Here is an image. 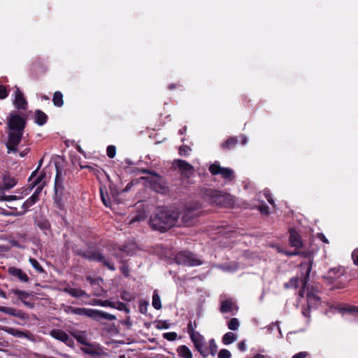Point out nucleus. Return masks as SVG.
Returning a JSON list of instances; mask_svg holds the SVG:
<instances>
[{
  "label": "nucleus",
  "instance_id": "1",
  "mask_svg": "<svg viewBox=\"0 0 358 358\" xmlns=\"http://www.w3.org/2000/svg\"><path fill=\"white\" fill-rule=\"evenodd\" d=\"M26 124L27 119L20 114L10 113L8 116L7 127L9 132L8 134V141L6 143L8 153L17 152V145L22 141Z\"/></svg>",
  "mask_w": 358,
  "mask_h": 358
},
{
  "label": "nucleus",
  "instance_id": "2",
  "mask_svg": "<svg viewBox=\"0 0 358 358\" xmlns=\"http://www.w3.org/2000/svg\"><path fill=\"white\" fill-rule=\"evenodd\" d=\"M178 218V213L159 208L150 215L149 225L153 230L164 233L176 225Z\"/></svg>",
  "mask_w": 358,
  "mask_h": 358
},
{
  "label": "nucleus",
  "instance_id": "3",
  "mask_svg": "<svg viewBox=\"0 0 358 358\" xmlns=\"http://www.w3.org/2000/svg\"><path fill=\"white\" fill-rule=\"evenodd\" d=\"M74 252L76 255L89 261L101 263L103 266L106 267L111 271H114L116 269L114 264L109 258H106L99 249H95L87 252L81 249H77L74 250Z\"/></svg>",
  "mask_w": 358,
  "mask_h": 358
},
{
  "label": "nucleus",
  "instance_id": "4",
  "mask_svg": "<svg viewBox=\"0 0 358 358\" xmlns=\"http://www.w3.org/2000/svg\"><path fill=\"white\" fill-rule=\"evenodd\" d=\"M68 308L73 314L78 315H85L98 322H100L102 320H107L109 321L116 320L115 315L103 312L102 310L85 308H76L73 306H69Z\"/></svg>",
  "mask_w": 358,
  "mask_h": 358
},
{
  "label": "nucleus",
  "instance_id": "5",
  "mask_svg": "<svg viewBox=\"0 0 358 358\" xmlns=\"http://www.w3.org/2000/svg\"><path fill=\"white\" fill-rule=\"evenodd\" d=\"M64 176L62 174V170L58 165H56V176L55 179L54 185V203L55 206L59 210L64 209V192L65 187L64 185Z\"/></svg>",
  "mask_w": 358,
  "mask_h": 358
},
{
  "label": "nucleus",
  "instance_id": "6",
  "mask_svg": "<svg viewBox=\"0 0 358 358\" xmlns=\"http://www.w3.org/2000/svg\"><path fill=\"white\" fill-rule=\"evenodd\" d=\"M203 198L213 205L226 206L228 204V196L214 189H206L203 192Z\"/></svg>",
  "mask_w": 358,
  "mask_h": 358
},
{
  "label": "nucleus",
  "instance_id": "7",
  "mask_svg": "<svg viewBox=\"0 0 358 358\" xmlns=\"http://www.w3.org/2000/svg\"><path fill=\"white\" fill-rule=\"evenodd\" d=\"M345 271L342 268H334L330 269L327 275L324 277L328 284L334 285L336 289H342L345 286L346 280H343Z\"/></svg>",
  "mask_w": 358,
  "mask_h": 358
},
{
  "label": "nucleus",
  "instance_id": "8",
  "mask_svg": "<svg viewBox=\"0 0 358 358\" xmlns=\"http://www.w3.org/2000/svg\"><path fill=\"white\" fill-rule=\"evenodd\" d=\"M174 260L176 264L185 266H196L202 264V262L197 258L195 254L185 250L178 252Z\"/></svg>",
  "mask_w": 358,
  "mask_h": 358
},
{
  "label": "nucleus",
  "instance_id": "9",
  "mask_svg": "<svg viewBox=\"0 0 358 358\" xmlns=\"http://www.w3.org/2000/svg\"><path fill=\"white\" fill-rule=\"evenodd\" d=\"M141 178L149 184L150 189L153 191L160 194H164L166 192V180L159 174L155 173H153L152 176L142 177Z\"/></svg>",
  "mask_w": 358,
  "mask_h": 358
},
{
  "label": "nucleus",
  "instance_id": "10",
  "mask_svg": "<svg viewBox=\"0 0 358 358\" xmlns=\"http://www.w3.org/2000/svg\"><path fill=\"white\" fill-rule=\"evenodd\" d=\"M196 322L189 321L187 326V333L189 336L190 340L193 343L194 349L199 352L201 353V345L203 342V336L199 331L195 330L196 328Z\"/></svg>",
  "mask_w": 358,
  "mask_h": 358
},
{
  "label": "nucleus",
  "instance_id": "11",
  "mask_svg": "<svg viewBox=\"0 0 358 358\" xmlns=\"http://www.w3.org/2000/svg\"><path fill=\"white\" fill-rule=\"evenodd\" d=\"M208 170L213 176L220 175L222 178L232 180L234 178V172L230 168L222 167L218 162L212 164Z\"/></svg>",
  "mask_w": 358,
  "mask_h": 358
},
{
  "label": "nucleus",
  "instance_id": "12",
  "mask_svg": "<svg viewBox=\"0 0 358 358\" xmlns=\"http://www.w3.org/2000/svg\"><path fill=\"white\" fill-rule=\"evenodd\" d=\"M173 166L178 169L180 171L181 176L186 178H189L194 171V166L183 159H175Z\"/></svg>",
  "mask_w": 358,
  "mask_h": 358
},
{
  "label": "nucleus",
  "instance_id": "13",
  "mask_svg": "<svg viewBox=\"0 0 358 358\" xmlns=\"http://www.w3.org/2000/svg\"><path fill=\"white\" fill-rule=\"evenodd\" d=\"M80 350L84 354L89 355L90 356H99L103 354V347L96 342H88L80 348Z\"/></svg>",
  "mask_w": 358,
  "mask_h": 358
},
{
  "label": "nucleus",
  "instance_id": "14",
  "mask_svg": "<svg viewBox=\"0 0 358 358\" xmlns=\"http://www.w3.org/2000/svg\"><path fill=\"white\" fill-rule=\"evenodd\" d=\"M206 339L203 337V342L201 345V353H199L203 358H206L209 355L215 356L217 352V345L214 338H211L208 341V347H205Z\"/></svg>",
  "mask_w": 358,
  "mask_h": 358
},
{
  "label": "nucleus",
  "instance_id": "15",
  "mask_svg": "<svg viewBox=\"0 0 358 358\" xmlns=\"http://www.w3.org/2000/svg\"><path fill=\"white\" fill-rule=\"evenodd\" d=\"M38 170L39 169H36L29 176L28 180L29 187L24 190L25 195L28 194L35 187L41 185L40 183L45 178V173H41L36 177Z\"/></svg>",
  "mask_w": 358,
  "mask_h": 358
},
{
  "label": "nucleus",
  "instance_id": "16",
  "mask_svg": "<svg viewBox=\"0 0 358 358\" xmlns=\"http://www.w3.org/2000/svg\"><path fill=\"white\" fill-rule=\"evenodd\" d=\"M50 336L64 343L68 346H73L74 341L67 333L62 329H53L50 331Z\"/></svg>",
  "mask_w": 358,
  "mask_h": 358
},
{
  "label": "nucleus",
  "instance_id": "17",
  "mask_svg": "<svg viewBox=\"0 0 358 358\" xmlns=\"http://www.w3.org/2000/svg\"><path fill=\"white\" fill-rule=\"evenodd\" d=\"M43 188V185L36 186V188L32 195L28 198L22 204V210H25V213L28 209L34 205L39 200V195Z\"/></svg>",
  "mask_w": 358,
  "mask_h": 358
},
{
  "label": "nucleus",
  "instance_id": "18",
  "mask_svg": "<svg viewBox=\"0 0 358 358\" xmlns=\"http://www.w3.org/2000/svg\"><path fill=\"white\" fill-rule=\"evenodd\" d=\"M313 260V258L309 257V259L308 262H302L300 264V267L301 268H306V273L303 279V288L300 290L299 294L301 296H303V292L305 287L306 286V284L309 280V275L310 273L312 270Z\"/></svg>",
  "mask_w": 358,
  "mask_h": 358
},
{
  "label": "nucleus",
  "instance_id": "19",
  "mask_svg": "<svg viewBox=\"0 0 358 358\" xmlns=\"http://www.w3.org/2000/svg\"><path fill=\"white\" fill-rule=\"evenodd\" d=\"M13 103L15 108L18 110H26L27 108V101L24 98L23 93L17 87L15 92V99Z\"/></svg>",
  "mask_w": 358,
  "mask_h": 358
},
{
  "label": "nucleus",
  "instance_id": "20",
  "mask_svg": "<svg viewBox=\"0 0 358 358\" xmlns=\"http://www.w3.org/2000/svg\"><path fill=\"white\" fill-rule=\"evenodd\" d=\"M289 244L291 247L296 249H299L303 246V242L301 240V235L294 229H289Z\"/></svg>",
  "mask_w": 358,
  "mask_h": 358
},
{
  "label": "nucleus",
  "instance_id": "21",
  "mask_svg": "<svg viewBox=\"0 0 358 358\" xmlns=\"http://www.w3.org/2000/svg\"><path fill=\"white\" fill-rule=\"evenodd\" d=\"M181 220L184 225L189 227L196 221V214L194 210L187 209L182 213Z\"/></svg>",
  "mask_w": 358,
  "mask_h": 358
},
{
  "label": "nucleus",
  "instance_id": "22",
  "mask_svg": "<svg viewBox=\"0 0 358 358\" xmlns=\"http://www.w3.org/2000/svg\"><path fill=\"white\" fill-rule=\"evenodd\" d=\"M8 273L13 276L17 277L20 281L28 282L29 278L21 268L11 266L8 268Z\"/></svg>",
  "mask_w": 358,
  "mask_h": 358
},
{
  "label": "nucleus",
  "instance_id": "23",
  "mask_svg": "<svg viewBox=\"0 0 358 358\" xmlns=\"http://www.w3.org/2000/svg\"><path fill=\"white\" fill-rule=\"evenodd\" d=\"M17 180L10 175H4L3 177V185L0 188L1 191L8 190L16 185Z\"/></svg>",
  "mask_w": 358,
  "mask_h": 358
},
{
  "label": "nucleus",
  "instance_id": "24",
  "mask_svg": "<svg viewBox=\"0 0 358 358\" xmlns=\"http://www.w3.org/2000/svg\"><path fill=\"white\" fill-rule=\"evenodd\" d=\"M0 312L18 317L21 319L25 318L24 313L20 310L15 309L14 308L1 306H0Z\"/></svg>",
  "mask_w": 358,
  "mask_h": 358
},
{
  "label": "nucleus",
  "instance_id": "25",
  "mask_svg": "<svg viewBox=\"0 0 358 358\" xmlns=\"http://www.w3.org/2000/svg\"><path fill=\"white\" fill-rule=\"evenodd\" d=\"M48 116L41 110L36 109L34 112V122L38 126H43L48 122Z\"/></svg>",
  "mask_w": 358,
  "mask_h": 358
},
{
  "label": "nucleus",
  "instance_id": "26",
  "mask_svg": "<svg viewBox=\"0 0 358 358\" xmlns=\"http://www.w3.org/2000/svg\"><path fill=\"white\" fill-rule=\"evenodd\" d=\"M176 352L180 358H193V353L186 345H180L176 348Z\"/></svg>",
  "mask_w": 358,
  "mask_h": 358
},
{
  "label": "nucleus",
  "instance_id": "27",
  "mask_svg": "<svg viewBox=\"0 0 358 358\" xmlns=\"http://www.w3.org/2000/svg\"><path fill=\"white\" fill-rule=\"evenodd\" d=\"M63 291L65 293L70 294L73 297H87L88 294L87 292L81 289H76L72 287H65Z\"/></svg>",
  "mask_w": 358,
  "mask_h": 358
},
{
  "label": "nucleus",
  "instance_id": "28",
  "mask_svg": "<svg viewBox=\"0 0 358 358\" xmlns=\"http://www.w3.org/2000/svg\"><path fill=\"white\" fill-rule=\"evenodd\" d=\"M6 331L15 337L17 338H30V332L29 331H22L20 329L12 328V327H8L6 330Z\"/></svg>",
  "mask_w": 358,
  "mask_h": 358
},
{
  "label": "nucleus",
  "instance_id": "29",
  "mask_svg": "<svg viewBox=\"0 0 358 358\" xmlns=\"http://www.w3.org/2000/svg\"><path fill=\"white\" fill-rule=\"evenodd\" d=\"M71 335L75 338L78 343L85 345L88 343L87 334L85 331H74Z\"/></svg>",
  "mask_w": 358,
  "mask_h": 358
},
{
  "label": "nucleus",
  "instance_id": "30",
  "mask_svg": "<svg viewBox=\"0 0 358 358\" xmlns=\"http://www.w3.org/2000/svg\"><path fill=\"white\" fill-rule=\"evenodd\" d=\"M238 142L237 136H231L221 144V148L224 150H231L237 145Z\"/></svg>",
  "mask_w": 358,
  "mask_h": 358
},
{
  "label": "nucleus",
  "instance_id": "31",
  "mask_svg": "<svg viewBox=\"0 0 358 358\" xmlns=\"http://www.w3.org/2000/svg\"><path fill=\"white\" fill-rule=\"evenodd\" d=\"M234 304L231 299L224 300L221 302L220 311L222 313L232 312Z\"/></svg>",
  "mask_w": 358,
  "mask_h": 358
},
{
  "label": "nucleus",
  "instance_id": "32",
  "mask_svg": "<svg viewBox=\"0 0 358 358\" xmlns=\"http://www.w3.org/2000/svg\"><path fill=\"white\" fill-rule=\"evenodd\" d=\"M52 103L55 106L61 108L64 105L63 94L60 91H56L53 94Z\"/></svg>",
  "mask_w": 358,
  "mask_h": 358
},
{
  "label": "nucleus",
  "instance_id": "33",
  "mask_svg": "<svg viewBox=\"0 0 358 358\" xmlns=\"http://www.w3.org/2000/svg\"><path fill=\"white\" fill-rule=\"evenodd\" d=\"M236 340V336L232 332L226 333L222 338V342L224 345H229Z\"/></svg>",
  "mask_w": 358,
  "mask_h": 358
},
{
  "label": "nucleus",
  "instance_id": "34",
  "mask_svg": "<svg viewBox=\"0 0 358 358\" xmlns=\"http://www.w3.org/2000/svg\"><path fill=\"white\" fill-rule=\"evenodd\" d=\"M10 292L17 296L18 299L22 301H26V299L29 296V293L26 291H22L18 289H10Z\"/></svg>",
  "mask_w": 358,
  "mask_h": 358
},
{
  "label": "nucleus",
  "instance_id": "35",
  "mask_svg": "<svg viewBox=\"0 0 358 358\" xmlns=\"http://www.w3.org/2000/svg\"><path fill=\"white\" fill-rule=\"evenodd\" d=\"M152 306L156 310H160L162 308V303H161L160 297H159L157 290H155L153 292V295H152Z\"/></svg>",
  "mask_w": 358,
  "mask_h": 358
},
{
  "label": "nucleus",
  "instance_id": "36",
  "mask_svg": "<svg viewBox=\"0 0 358 358\" xmlns=\"http://www.w3.org/2000/svg\"><path fill=\"white\" fill-rule=\"evenodd\" d=\"M306 298L307 303L311 306L316 304L320 299L318 296L312 292H308L306 294Z\"/></svg>",
  "mask_w": 358,
  "mask_h": 358
},
{
  "label": "nucleus",
  "instance_id": "37",
  "mask_svg": "<svg viewBox=\"0 0 358 358\" xmlns=\"http://www.w3.org/2000/svg\"><path fill=\"white\" fill-rule=\"evenodd\" d=\"M120 297L123 301L127 302H130L135 299L134 295L127 290H124L121 292Z\"/></svg>",
  "mask_w": 358,
  "mask_h": 358
},
{
  "label": "nucleus",
  "instance_id": "38",
  "mask_svg": "<svg viewBox=\"0 0 358 358\" xmlns=\"http://www.w3.org/2000/svg\"><path fill=\"white\" fill-rule=\"evenodd\" d=\"M299 285V279L297 277H292L289 282L284 284L285 288H296Z\"/></svg>",
  "mask_w": 358,
  "mask_h": 358
},
{
  "label": "nucleus",
  "instance_id": "39",
  "mask_svg": "<svg viewBox=\"0 0 358 358\" xmlns=\"http://www.w3.org/2000/svg\"><path fill=\"white\" fill-rule=\"evenodd\" d=\"M239 321L237 318L234 317L231 318L228 322H227V327L230 330H237L239 327Z\"/></svg>",
  "mask_w": 358,
  "mask_h": 358
},
{
  "label": "nucleus",
  "instance_id": "40",
  "mask_svg": "<svg viewBox=\"0 0 358 358\" xmlns=\"http://www.w3.org/2000/svg\"><path fill=\"white\" fill-rule=\"evenodd\" d=\"M95 304L103 307H110L112 308L115 307V302L110 301L109 300L97 299L95 301Z\"/></svg>",
  "mask_w": 358,
  "mask_h": 358
},
{
  "label": "nucleus",
  "instance_id": "41",
  "mask_svg": "<svg viewBox=\"0 0 358 358\" xmlns=\"http://www.w3.org/2000/svg\"><path fill=\"white\" fill-rule=\"evenodd\" d=\"M10 208L13 209L15 211L8 212V211L4 210L3 212H2V214L3 215H6V216H22L24 214H25V210L17 211L16 208H13V207H10Z\"/></svg>",
  "mask_w": 358,
  "mask_h": 358
},
{
  "label": "nucleus",
  "instance_id": "42",
  "mask_svg": "<svg viewBox=\"0 0 358 358\" xmlns=\"http://www.w3.org/2000/svg\"><path fill=\"white\" fill-rule=\"evenodd\" d=\"M29 261L31 266L34 268V269L37 271L38 273L44 272L43 268L36 259L31 257L29 258Z\"/></svg>",
  "mask_w": 358,
  "mask_h": 358
},
{
  "label": "nucleus",
  "instance_id": "43",
  "mask_svg": "<svg viewBox=\"0 0 358 358\" xmlns=\"http://www.w3.org/2000/svg\"><path fill=\"white\" fill-rule=\"evenodd\" d=\"M3 191L0 192V201H10L14 200H17L20 198L16 195H6Z\"/></svg>",
  "mask_w": 358,
  "mask_h": 358
},
{
  "label": "nucleus",
  "instance_id": "44",
  "mask_svg": "<svg viewBox=\"0 0 358 358\" xmlns=\"http://www.w3.org/2000/svg\"><path fill=\"white\" fill-rule=\"evenodd\" d=\"M121 263L122 264V266L120 267V271L122 272V273L125 276V277H129V273H130V269H129V267L128 266V264H127L126 262H124L122 260L120 261Z\"/></svg>",
  "mask_w": 358,
  "mask_h": 358
},
{
  "label": "nucleus",
  "instance_id": "45",
  "mask_svg": "<svg viewBox=\"0 0 358 358\" xmlns=\"http://www.w3.org/2000/svg\"><path fill=\"white\" fill-rule=\"evenodd\" d=\"M113 308L117 309L120 311H124L127 313L130 312V310L127 305L120 301L115 302V307Z\"/></svg>",
  "mask_w": 358,
  "mask_h": 358
},
{
  "label": "nucleus",
  "instance_id": "46",
  "mask_svg": "<svg viewBox=\"0 0 358 358\" xmlns=\"http://www.w3.org/2000/svg\"><path fill=\"white\" fill-rule=\"evenodd\" d=\"M149 306V302L147 301H140V303H139V306H138V309H139V312L142 314H144L145 315L147 313V311H148V306Z\"/></svg>",
  "mask_w": 358,
  "mask_h": 358
},
{
  "label": "nucleus",
  "instance_id": "47",
  "mask_svg": "<svg viewBox=\"0 0 358 358\" xmlns=\"http://www.w3.org/2000/svg\"><path fill=\"white\" fill-rule=\"evenodd\" d=\"M191 151V148L188 145H181L179 148V155L180 156L187 157L189 155V152Z\"/></svg>",
  "mask_w": 358,
  "mask_h": 358
},
{
  "label": "nucleus",
  "instance_id": "48",
  "mask_svg": "<svg viewBox=\"0 0 358 358\" xmlns=\"http://www.w3.org/2000/svg\"><path fill=\"white\" fill-rule=\"evenodd\" d=\"M178 334L176 332H166L163 334V338L169 341H173L177 338Z\"/></svg>",
  "mask_w": 358,
  "mask_h": 358
},
{
  "label": "nucleus",
  "instance_id": "49",
  "mask_svg": "<svg viewBox=\"0 0 358 358\" xmlns=\"http://www.w3.org/2000/svg\"><path fill=\"white\" fill-rule=\"evenodd\" d=\"M100 196L103 203L107 207L110 204V201L107 194H104L102 188H100Z\"/></svg>",
  "mask_w": 358,
  "mask_h": 358
},
{
  "label": "nucleus",
  "instance_id": "50",
  "mask_svg": "<svg viewBox=\"0 0 358 358\" xmlns=\"http://www.w3.org/2000/svg\"><path fill=\"white\" fill-rule=\"evenodd\" d=\"M107 155L109 158L113 159L115 157L116 154V148L115 145H110L107 147L106 150Z\"/></svg>",
  "mask_w": 358,
  "mask_h": 358
},
{
  "label": "nucleus",
  "instance_id": "51",
  "mask_svg": "<svg viewBox=\"0 0 358 358\" xmlns=\"http://www.w3.org/2000/svg\"><path fill=\"white\" fill-rule=\"evenodd\" d=\"M218 358H231V353L227 349H222L217 354Z\"/></svg>",
  "mask_w": 358,
  "mask_h": 358
},
{
  "label": "nucleus",
  "instance_id": "52",
  "mask_svg": "<svg viewBox=\"0 0 358 358\" xmlns=\"http://www.w3.org/2000/svg\"><path fill=\"white\" fill-rule=\"evenodd\" d=\"M8 96V90L6 86L0 85V99H4Z\"/></svg>",
  "mask_w": 358,
  "mask_h": 358
},
{
  "label": "nucleus",
  "instance_id": "53",
  "mask_svg": "<svg viewBox=\"0 0 358 358\" xmlns=\"http://www.w3.org/2000/svg\"><path fill=\"white\" fill-rule=\"evenodd\" d=\"M38 227L41 229H48L50 227V224L47 220H43L38 222Z\"/></svg>",
  "mask_w": 358,
  "mask_h": 358
},
{
  "label": "nucleus",
  "instance_id": "54",
  "mask_svg": "<svg viewBox=\"0 0 358 358\" xmlns=\"http://www.w3.org/2000/svg\"><path fill=\"white\" fill-rule=\"evenodd\" d=\"M170 327V324L166 321H160L157 325V328L159 329H169Z\"/></svg>",
  "mask_w": 358,
  "mask_h": 358
},
{
  "label": "nucleus",
  "instance_id": "55",
  "mask_svg": "<svg viewBox=\"0 0 358 358\" xmlns=\"http://www.w3.org/2000/svg\"><path fill=\"white\" fill-rule=\"evenodd\" d=\"M352 259L354 264L358 266V248L353 250L352 253Z\"/></svg>",
  "mask_w": 358,
  "mask_h": 358
},
{
  "label": "nucleus",
  "instance_id": "56",
  "mask_svg": "<svg viewBox=\"0 0 358 358\" xmlns=\"http://www.w3.org/2000/svg\"><path fill=\"white\" fill-rule=\"evenodd\" d=\"M311 306H312L311 305L308 304L307 308H304L302 310V313H303V315L306 317L309 318L310 317V308H311Z\"/></svg>",
  "mask_w": 358,
  "mask_h": 358
},
{
  "label": "nucleus",
  "instance_id": "57",
  "mask_svg": "<svg viewBox=\"0 0 358 358\" xmlns=\"http://www.w3.org/2000/svg\"><path fill=\"white\" fill-rule=\"evenodd\" d=\"M264 195H265V197H266V199L267 201H268L271 205L274 206V205H275V203H274V200H273V197H272L271 194L270 192H266V193L264 194Z\"/></svg>",
  "mask_w": 358,
  "mask_h": 358
},
{
  "label": "nucleus",
  "instance_id": "58",
  "mask_svg": "<svg viewBox=\"0 0 358 358\" xmlns=\"http://www.w3.org/2000/svg\"><path fill=\"white\" fill-rule=\"evenodd\" d=\"M308 355L307 352H300L294 355L292 358H306Z\"/></svg>",
  "mask_w": 358,
  "mask_h": 358
},
{
  "label": "nucleus",
  "instance_id": "59",
  "mask_svg": "<svg viewBox=\"0 0 358 358\" xmlns=\"http://www.w3.org/2000/svg\"><path fill=\"white\" fill-rule=\"evenodd\" d=\"M259 209L263 214L268 215L269 213L268 207L266 205L260 206Z\"/></svg>",
  "mask_w": 358,
  "mask_h": 358
},
{
  "label": "nucleus",
  "instance_id": "60",
  "mask_svg": "<svg viewBox=\"0 0 358 358\" xmlns=\"http://www.w3.org/2000/svg\"><path fill=\"white\" fill-rule=\"evenodd\" d=\"M238 348L240 351L244 352L246 350V345L245 343V341H241L238 344Z\"/></svg>",
  "mask_w": 358,
  "mask_h": 358
},
{
  "label": "nucleus",
  "instance_id": "61",
  "mask_svg": "<svg viewBox=\"0 0 358 358\" xmlns=\"http://www.w3.org/2000/svg\"><path fill=\"white\" fill-rule=\"evenodd\" d=\"M29 151H30V148H27L24 149L23 150H22L21 152H20L19 155L20 157H24L29 152Z\"/></svg>",
  "mask_w": 358,
  "mask_h": 358
},
{
  "label": "nucleus",
  "instance_id": "62",
  "mask_svg": "<svg viewBox=\"0 0 358 358\" xmlns=\"http://www.w3.org/2000/svg\"><path fill=\"white\" fill-rule=\"evenodd\" d=\"M182 87V85L179 83L176 84V83H172V84H170L169 86H168V89L170 90H175L178 87Z\"/></svg>",
  "mask_w": 358,
  "mask_h": 358
},
{
  "label": "nucleus",
  "instance_id": "63",
  "mask_svg": "<svg viewBox=\"0 0 358 358\" xmlns=\"http://www.w3.org/2000/svg\"><path fill=\"white\" fill-rule=\"evenodd\" d=\"M317 236H318V238H320L322 242H324V243H329L328 239L326 238V236H325L323 234H322V233H319Z\"/></svg>",
  "mask_w": 358,
  "mask_h": 358
},
{
  "label": "nucleus",
  "instance_id": "64",
  "mask_svg": "<svg viewBox=\"0 0 358 358\" xmlns=\"http://www.w3.org/2000/svg\"><path fill=\"white\" fill-rule=\"evenodd\" d=\"M42 63H43L42 59H40V58H37V59H36V61H34V63H33V64H32V65H33V67H34V68H36V66H39V65L42 64Z\"/></svg>",
  "mask_w": 358,
  "mask_h": 358
}]
</instances>
